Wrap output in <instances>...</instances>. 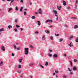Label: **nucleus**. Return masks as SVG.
<instances>
[{
    "label": "nucleus",
    "instance_id": "nucleus-18",
    "mask_svg": "<svg viewBox=\"0 0 78 78\" xmlns=\"http://www.w3.org/2000/svg\"><path fill=\"white\" fill-rule=\"evenodd\" d=\"M4 30V29L3 28H1L0 29V32H1V31H3V30Z\"/></svg>",
    "mask_w": 78,
    "mask_h": 78
},
{
    "label": "nucleus",
    "instance_id": "nucleus-21",
    "mask_svg": "<svg viewBox=\"0 0 78 78\" xmlns=\"http://www.w3.org/2000/svg\"><path fill=\"white\" fill-rule=\"evenodd\" d=\"M69 62H70V64L71 65V66H73L72 62V61H69Z\"/></svg>",
    "mask_w": 78,
    "mask_h": 78
},
{
    "label": "nucleus",
    "instance_id": "nucleus-56",
    "mask_svg": "<svg viewBox=\"0 0 78 78\" xmlns=\"http://www.w3.org/2000/svg\"><path fill=\"white\" fill-rule=\"evenodd\" d=\"M64 56H65L66 57V56H67V55L66 54H64Z\"/></svg>",
    "mask_w": 78,
    "mask_h": 78
},
{
    "label": "nucleus",
    "instance_id": "nucleus-24",
    "mask_svg": "<svg viewBox=\"0 0 78 78\" xmlns=\"http://www.w3.org/2000/svg\"><path fill=\"white\" fill-rule=\"evenodd\" d=\"M48 62H46L45 64V65L47 66H48Z\"/></svg>",
    "mask_w": 78,
    "mask_h": 78
},
{
    "label": "nucleus",
    "instance_id": "nucleus-52",
    "mask_svg": "<svg viewBox=\"0 0 78 78\" xmlns=\"http://www.w3.org/2000/svg\"><path fill=\"white\" fill-rule=\"evenodd\" d=\"M18 73H21V71L20 70H19L18 71Z\"/></svg>",
    "mask_w": 78,
    "mask_h": 78
},
{
    "label": "nucleus",
    "instance_id": "nucleus-37",
    "mask_svg": "<svg viewBox=\"0 0 78 78\" xmlns=\"http://www.w3.org/2000/svg\"><path fill=\"white\" fill-rule=\"evenodd\" d=\"M75 9H76V8H77V5H76V3L75 4Z\"/></svg>",
    "mask_w": 78,
    "mask_h": 78
},
{
    "label": "nucleus",
    "instance_id": "nucleus-53",
    "mask_svg": "<svg viewBox=\"0 0 78 78\" xmlns=\"http://www.w3.org/2000/svg\"><path fill=\"white\" fill-rule=\"evenodd\" d=\"M14 2V0H11V3H12V2Z\"/></svg>",
    "mask_w": 78,
    "mask_h": 78
},
{
    "label": "nucleus",
    "instance_id": "nucleus-40",
    "mask_svg": "<svg viewBox=\"0 0 78 78\" xmlns=\"http://www.w3.org/2000/svg\"><path fill=\"white\" fill-rule=\"evenodd\" d=\"M33 63H31L30 64V66H33Z\"/></svg>",
    "mask_w": 78,
    "mask_h": 78
},
{
    "label": "nucleus",
    "instance_id": "nucleus-51",
    "mask_svg": "<svg viewBox=\"0 0 78 78\" xmlns=\"http://www.w3.org/2000/svg\"><path fill=\"white\" fill-rule=\"evenodd\" d=\"M69 74L70 75H73V73L71 72Z\"/></svg>",
    "mask_w": 78,
    "mask_h": 78
},
{
    "label": "nucleus",
    "instance_id": "nucleus-34",
    "mask_svg": "<svg viewBox=\"0 0 78 78\" xmlns=\"http://www.w3.org/2000/svg\"><path fill=\"white\" fill-rule=\"evenodd\" d=\"M55 35L56 36H59V34H55Z\"/></svg>",
    "mask_w": 78,
    "mask_h": 78
},
{
    "label": "nucleus",
    "instance_id": "nucleus-42",
    "mask_svg": "<svg viewBox=\"0 0 78 78\" xmlns=\"http://www.w3.org/2000/svg\"><path fill=\"white\" fill-rule=\"evenodd\" d=\"M17 50H20V48L19 47H18L17 48Z\"/></svg>",
    "mask_w": 78,
    "mask_h": 78
},
{
    "label": "nucleus",
    "instance_id": "nucleus-39",
    "mask_svg": "<svg viewBox=\"0 0 78 78\" xmlns=\"http://www.w3.org/2000/svg\"><path fill=\"white\" fill-rule=\"evenodd\" d=\"M30 48H33V46L32 45H30Z\"/></svg>",
    "mask_w": 78,
    "mask_h": 78
},
{
    "label": "nucleus",
    "instance_id": "nucleus-19",
    "mask_svg": "<svg viewBox=\"0 0 78 78\" xmlns=\"http://www.w3.org/2000/svg\"><path fill=\"white\" fill-rule=\"evenodd\" d=\"M45 33H47V34H48L49 33V31H48V30H45Z\"/></svg>",
    "mask_w": 78,
    "mask_h": 78
},
{
    "label": "nucleus",
    "instance_id": "nucleus-41",
    "mask_svg": "<svg viewBox=\"0 0 78 78\" xmlns=\"http://www.w3.org/2000/svg\"><path fill=\"white\" fill-rule=\"evenodd\" d=\"M74 62H77V60L76 59H75L74 60Z\"/></svg>",
    "mask_w": 78,
    "mask_h": 78
},
{
    "label": "nucleus",
    "instance_id": "nucleus-36",
    "mask_svg": "<svg viewBox=\"0 0 78 78\" xmlns=\"http://www.w3.org/2000/svg\"><path fill=\"white\" fill-rule=\"evenodd\" d=\"M14 30L15 32H17V28H15L14 29Z\"/></svg>",
    "mask_w": 78,
    "mask_h": 78
},
{
    "label": "nucleus",
    "instance_id": "nucleus-63",
    "mask_svg": "<svg viewBox=\"0 0 78 78\" xmlns=\"http://www.w3.org/2000/svg\"><path fill=\"white\" fill-rule=\"evenodd\" d=\"M50 52H52L53 51H52V50H50Z\"/></svg>",
    "mask_w": 78,
    "mask_h": 78
},
{
    "label": "nucleus",
    "instance_id": "nucleus-58",
    "mask_svg": "<svg viewBox=\"0 0 78 78\" xmlns=\"http://www.w3.org/2000/svg\"><path fill=\"white\" fill-rule=\"evenodd\" d=\"M49 28H52L53 27V26H50L49 27Z\"/></svg>",
    "mask_w": 78,
    "mask_h": 78
},
{
    "label": "nucleus",
    "instance_id": "nucleus-46",
    "mask_svg": "<svg viewBox=\"0 0 78 78\" xmlns=\"http://www.w3.org/2000/svg\"><path fill=\"white\" fill-rule=\"evenodd\" d=\"M20 2L21 3H23V0H21Z\"/></svg>",
    "mask_w": 78,
    "mask_h": 78
},
{
    "label": "nucleus",
    "instance_id": "nucleus-14",
    "mask_svg": "<svg viewBox=\"0 0 78 78\" xmlns=\"http://www.w3.org/2000/svg\"><path fill=\"white\" fill-rule=\"evenodd\" d=\"M65 27L66 28H69V25L66 24H65Z\"/></svg>",
    "mask_w": 78,
    "mask_h": 78
},
{
    "label": "nucleus",
    "instance_id": "nucleus-61",
    "mask_svg": "<svg viewBox=\"0 0 78 78\" xmlns=\"http://www.w3.org/2000/svg\"><path fill=\"white\" fill-rule=\"evenodd\" d=\"M24 11H27V9H24Z\"/></svg>",
    "mask_w": 78,
    "mask_h": 78
},
{
    "label": "nucleus",
    "instance_id": "nucleus-30",
    "mask_svg": "<svg viewBox=\"0 0 78 78\" xmlns=\"http://www.w3.org/2000/svg\"><path fill=\"white\" fill-rule=\"evenodd\" d=\"M62 41H63V39H59V42H62Z\"/></svg>",
    "mask_w": 78,
    "mask_h": 78
},
{
    "label": "nucleus",
    "instance_id": "nucleus-57",
    "mask_svg": "<svg viewBox=\"0 0 78 78\" xmlns=\"http://www.w3.org/2000/svg\"><path fill=\"white\" fill-rule=\"evenodd\" d=\"M76 4H77L78 3V1L77 0H76Z\"/></svg>",
    "mask_w": 78,
    "mask_h": 78
},
{
    "label": "nucleus",
    "instance_id": "nucleus-26",
    "mask_svg": "<svg viewBox=\"0 0 78 78\" xmlns=\"http://www.w3.org/2000/svg\"><path fill=\"white\" fill-rule=\"evenodd\" d=\"M50 39H51V40H53V37L52 36L50 37Z\"/></svg>",
    "mask_w": 78,
    "mask_h": 78
},
{
    "label": "nucleus",
    "instance_id": "nucleus-16",
    "mask_svg": "<svg viewBox=\"0 0 78 78\" xmlns=\"http://www.w3.org/2000/svg\"><path fill=\"white\" fill-rule=\"evenodd\" d=\"M23 7H22L20 9V12H22V10H23Z\"/></svg>",
    "mask_w": 78,
    "mask_h": 78
},
{
    "label": "nucleus",
    "instance_id": "nucleus-32",
    "mask_svg": "<svg viewBox=\"0 0 78 78\" xmlns=\"http://www.w3.org/2000/svg\"><path fill=\"white\" fill-rule=\"evenodd\" d=\"M76 42H78V38L77 37L76 39V40H75Z\"/></svg>",
    "mask_w": 78,
    "mask_h": 78
},
{
    "label": "nucleus",
    "instance_id": "nucleus-29",
    "mask_svg": "<svg viewBox=\"0 0 78 78\" xmlns=\"http://www.w3.org/2000/svg\"><path fill=\"white\" fill-rule=\"evenodd\" d=\"M16 11H18V10H19V9H18V7H17V6H16Z\"/></svg>",
    "mask_w": 78,
    "mask_h": 78
},
{
    "label": "nucleus",
    "instance_id": "nucleus-55",
    "mask_svg": "<svg viewBox=\"0 0 78 78\" xmlns=\"http://www.w3.org/2000/svg\"><path fill=\"white\" fill-rule=\"evenodd\" d=\"M38 33H39V32H37V31H36V32H35V33H36V34H38Z\"/></svg>",
    "mask_w": 78,
    "mask_h": 78
},
{
    "label": "nucleus",
    "instance_id": "nucleus-20",
    "mask_svg": "<svg viewBox=\"0 0 78 78\" xmlns=\"http://www.w3.org/2000/svg\"><path fill=\"white\" fill-rule=\"evenodd\" d=\"M74 29H76V28H78V26L76 25H75V26L74 27Z\"/></svg>",
    "mask_w": 78,
    "mask_h": 78
},
{
    "label": "nucleus",
    "instance_id": "nucleus-49",
    "mask_svg": "<svg viewBox=\"0 0 78 78\" xmlns=\"http://www.w3.org/2000/svg\"><path fill=\"white\" fill-rule=\"evenodd\" d=\"M66 9H70V7H66Z\"/></svg>",
    "mask_w": 78,
    "mask_h": 78
},
{
    "label": "nucleus",
    "instance_id": "nucleus-28",
    "mask_svg": "<svg viewBox=\"0 0 78 78\" xmlns=\"http://www.w3.org/2000/svg\"><path fill=\"white\" fill-rule=\"evenodd\" d=\"M17 20H18V19H15V23H17Z\"/></svg>",
    "mask_w": 78,
    "mask_h": 78
},
{
    "label": "nucleus",
    "instance_id": "nucleus-59",
    "mask_svg": "<svg viewBox=\"0 0 78 78\" xmlns=\"http://www.w3.org/2000/svg\"><path fill=\"white\" fill-rule=\"evenodd\" d=\"M7 2H11V0H7Z\"/></svg>",
    "mask_w": 78,
    "mask_h": 78
},
{
    "label": "nucleus",
    "instance_id": "nucleus-50",
    "mask_svg": "<svg viewBox=\"0 0 78 78\" xmlns=\"http://www.w3.org/2000/svg\"><path fill=\"white\" fill-rule=\"evenodd\" d=\"M48 55L50 57H51V56H52V55H51V54H49Z\"/></svg>",
    "mask_w": 78,
    "mask_h": 78
},
{
    "label": "nucleus",
    "instance_id": "nucleus-54",
    "mask_svg": "<svg viewBox=\"0 0 78 78\" xmlns=\"http://www.w3.org/2000/svg\"><path fill=\"white\" fill-rule=\"evenodd\" d=\"M21 31H23V28H21Z\"/></svg>",
    "mask_w": 78,
    "mask_h": 78
},
{
    "label": "nucleus",
    "instance_id": "nucleus-11",
    "mask_svg": "<svg viewBox=\"0 0 78 78\" xmlns=\"http://www.w3.org/2000/svg\"><path fill=\"white\" fill-rule=\"evenodd\" d=\"M13 46L14 49H17V47H16V44H13Z\"/></svg>",
    "mask_w": 78,
    "mask_h": 78
},
{
    "label": "nucleus",
    "instance_id": "nucleus-8",
    "mask_svg": "<svg viewBox=\"0 0 78 78\" xmlns=\"http://www.w3.org/2000/svg\"><path fill=\"white\" fill-rule=\"evenodd\" d=\"M53 57L55 58H58V55L56 54H54L53 55Z\"/></svg>",
    "mask_w": 78,
    "mask_h": 78
},
{
    "label": "nucleus",
    "instance_id": "nucleus-45",
    "mask_svg": "<svg viewBox=\"0 0 78 78\" xmlns=\"http://www.w3.org/2000/svg\"><path fill=\"white\" fill-rule=\"evenodd\" d=\"M27 15V12H24V15Z\"/></svg>",
    "mask_w": 78,
    "mask_h": 78
},
{
    "label": "nucleus",
    "instance_id": "nucleus-62",
    "mask_svg": "<svg viewBox=\"0 0 78 78\" xmlns=\"http://www.w3.org/2000/svg\"><path fill=\"white\" fill-rule=\"evenodd\" d=\"M30 78H33V76H31L30 77Z\"/></svg>",
    "mask_w": 78,
    "mask_h": 78
},
{
    "label": "nucleus",
    "instance_id": "nucleus-64",
    "mask_svg": "<svg viewBox=\"0 0 78 78\" xmlns=\"http://www.w3.org/2000/svg\"><path fill=\"white\" fill-rule=\"evenodd\" d=\"M16 45H18V44H19V43H16Z\"/></svg>",
    "mask_w": 78,
    "mask_h": 78
},
{
    "label": "nucleus",
    "instance_id": "nucleus-48",
    "mask_svg": "<svg viewBox=\"0 0 78 78\" xmlns=\"http://www.w3.org/2000/svg\"><path fill=\"white\" fill-rule=\"evenodd\" d=\"M22 59H20V63H21V62H22Z\"/></svg>",
    "mask_w": 78,
    "mask_h": 78
},
{
    "label": "nucleus",
    "instance_id": "nucleus-27",
    "mask_svg": "<svg viewBox=\"0 0 78 78\" xmlns=\"http://www.w3.org/2000/svg\"><path fill=\"white\" fill-rule=\"evenodd\" d=\"M31 18L32 19H36V17L34 16H32L31 17Z\"/></svg>",
    "mask_w": 78,
    "mask_h": 78
},
{
    "label": "nucleus",
    "instance_id": "nucleus-44",
    "mask_svg": "<svg viewBox=\"0 0 78 78\" xmlns=\"http://www.w3.org/2000/svg\"><path fill=\"white\" fill-rule=\"evenodd\" d=\"M16 27L17 28H19V27H20V26H19L17 25H16Z\"/></svg>",
    "mask_w": 78,
    "mask_h": 78
},
{
    "label": "nucleus",
    "instance_id": "nucleus-33",
    "mask_svg": "<svg viewBox=\"0 0 78 78\" xmlns=\"http://www.w3.org/2000/svg\"><path fill=\"white\" fill-rule=\"evenodd\" d=\"M57 9L59 11H60V10H61V9L58 6H57Z\"/></svg>",
    "mask_w": 78,
    "mask_h": 78
},
{
    "label": "nucleus",
    "instance_id": "nucleus-23",
    "mask_svg": "<svg viewBox=\"0 0 78 78\" xmlns=\"http://www.w3.org/2000/svg\"><path fill=\"white\" fill-rule=\"evenodd\" d=\"M12 9V8H9V12L11 11Z\"/></svg>",
    "mask_w": 78,
    "mask_h": 78
},
{
    "label": "nucleus",
    "instance_id": "nucleus-1",
    "mask_svg": "<svg viewBox=\"0 0 78 78\" xmlns=\"http://www.w3.org/2000/svg\"><path fill=\"white\" fill-rule=\"evenodd\" d=\"M28 49L29 48H24V52H25L24 54L25 55H28V53H29V52L28 51Z\"/></svg>",
    "mask_w": 78,
    "mask_h": 78
},
{
    "label": "nucleus",
    "instance_id": "nucleus-10",
    "mask_svg": "<svg viewBox=\"0 0 78 78\" xmlns=\"http://www.w3.org/2000/svg\"><path fill=\"white\" fill-rule=\"evenodd\" d=\"M73 70H76L77 68L76 67L74 66L73 68Z\"/></svg>",
    "mask_w": 78,
    "mask_h": 78
},
{
    "label": "nucleus",
    "instance_id": "nucleus-31",
    "mask_svg": "<svg viewBox=\"0 0 78 78\" xmlns=\"http://www.w3.org/2000/svg\"><path fill=\"white\" fill-rule=\"evenodd\" d=\"M39 66H40V67H41V68H42V69H44V66H42V65H39Z\"/></svg>",
    "mask_w": 78,
    "mask_h": 78
},
{
    "label": "nucleus",
    "instance_id": "nucleus-12",
    "mask_svg": "<svg viewBox=\"0 0 78 78\" xmlns=\"http://www.w3.org/2000/svg\"><path fill=\"white\" fill-rule=\"evenodd\" d=\"M12 28V26L11 25H9L8 26V28L9 29H11V28Z\"/></svg>",
    "mask_w": 78,
    "mask_h": 78
},
{
    "label": "nucleus",
    "instance_id": "nucleus-25",
    "mask_svg": "<svg viewBox=\"0 0 78 78\" xmlns=\"http://www.w3.org/2000/svg\"><path fill=\"white\" fill-rule=\"evenodd\" d=\"M56 17H57L56 18V20L57 21L58 20V18H59V17H58V15H57V16H56Z\"/></svg>",
    "mask_w": 78,
    "mask_h": 78
},
{
    "label": "nucleus",
    "instance_id": "nucleus-6",
    "mask_svg": "<svg viewBox=\"0 0 78 78\" xmlns=\"http://www.w3.org/2000/svg\"><path fill=\"white\" fill-rule=\"evenodd\" d=\"M42 39L43 41H45V35H42Z\"/></svg>",
    "mask_w": 78,
    "mask_h": 78
},
{
    "label": "nucleus",
    "instance_id": "nucleus-9",
    "mask_svg": "<svg viewBox=\"0 0 78 78\" xmlns=\"http://www.w3.org/2000/svg\"><path fill=\"white\" fill-rule=\"evenodd\" d=\"M1 49L3 50V51H5V48H4V46H1Z\"/></svg>",
    "mask_w": 78,
    "mask_h": 78
},
{
    "label": "nucleus",
    "instance_id": "nucleus-47",
    "mask_svg": "<svg viewBox=\"0 0 78 78\" xmlns=\"http://www.w3.org/2000/svg\"><path fill=\"white\" fill-rule=\"evenodd\" d=\"M12 56H14V54L13 53H12Z\"/></svg>",
    "mask_w": 78,
    "mask_h": 78
},
{
    "label": "nucleus",
    "instance_id": "nucleus-13",
    "mask_svg": "<svg viewBox=\"0 0 78 78\" xmlns=\"http://www.w3.org/2000/svg\"><path fill=\"white\" fill-rule=\"evenodd\" d=\"M62 77L63 78H67V76H66V75L65 74L63 75L62 76Z\"/></svg>",
    "mask_w": 78,
    "mask_h": 78
},
{
    "label": "nucleus",
    "instance_id": "nucleus-15",
    "mask_svg": "<svg viewBox=\"0 0 78 78\" xmlns=\"http://www.w3.org/2000/svg\"><path fill=\"white\" fill-rule=\"evenodd\" d=\"M37 22L38 23L39 26H40L41 25V22L39 21H37Z\"/></svg>",
    "mask_w": 78,
    "mask_h": 78
},
{
    "label": "nucleus",
    "instance_id": "nucleus-4",
    "mask_svg": "<svg viewBox=\"0 0 78 78\" xmlns=\"http://www.w3.org/2000/svg\"><path fill=\"white\" fill-rule=\"evenodd\" d=\"M53 12L55 13V16H58V15H57V14H58V12H57V11L56 10H55V9H54L53 10Z\"/></svg>",
    "mask_w": 78,
    "mask_h": 78
},
{
    "label": "nucleus",
    "instance_id": "nucleus-35",
    "mask_svg": "<svg viewBox=\"0 0 78 78\" xmlns=\"http://www.w3.org/2000/svg\"><path fill=\"white\" fill-rule=\"evenodd\" d=\"M21 68V65H19L18 66V68L20 69Z\"/></svg>",
    "mask_w": 78,
    "mask_h": 78
},
{
    "label": "nucleus",
    "instance_id": "nucleus-7",
    "mask_svg": "<svg viewBox=\"0 0 78 78\" xmlns=\"http://www.w3.org/2000/svg\"><path fill=\"white\" fill-rule=\"evenodd\" d=\"M62 2L63 5H64V6H66V1L63 0Z\"/></svg>",
    "mask_w": 78,
    "mask_h": 78
},
{
    "label": "nucleus",
    "instance_id": "nucleus-3",
    "mask_svg": "<svg viewBox=\"0 0 78 78\" xmlns=\"http://www.w3.org/2000/svg\"><path fill=\"white\" fill-rule=\"evenodd\" d=\"M46 23H48V22H49V23H52L53 22V20H47L45 21Z\"/></svg>",
    "mask_w": 78,
    "mask_h": 78
},
{
    "label": "nucleus",
    "instance_id": "nucleus-38",
    "mask_svg": "<svg viewBox=\"0 0 78 78\" xmlns=\"http://www.w3.org/2000/svg\"><path fill=\"white\" fill-rule=\"evenodd\" d=\"M55 72L56 73H59V72L58 71L55 70Z\"/></svg>",
    "mask_w": 78,
    "mask_h": 78
},
{
    "label": "nucleus",
    "instance_id": "nucleus-5",
    "mask_svg": "<svg viewBox=\"0 0 78 78\" xmlns=\"http://www.w3.org/2000/svg\"><path fill=\"white\" fill-rule=\"evenodd\" d=\"M68 46L70 47H73V44H72V43H70L68 44Z\"/></svg>",
    "mask_w": 78,
    "mask_h": 78
},
{
    "label": "nucleus",
    "instance_id": "nucleus-2",
    "mask_svg": "<svg viewBox=\"0 0 78 78\" xmlns=\"http://www.w3.org/2000/svg\"><path fill=\"white\" fill-rule=\"evenodd\" d=\"M37 11L39 14H42V9H41V8H40Z\"/></svg>",
    "mask_w": 78,
    "mask_h": 78
},
{
    "label": "nucleus",
    "instance_id": "nucleus-43",
    "mask_svg": "<svg viewBox=\"0 0 78 78\" xmlns=\"http://www.w3.org/2000/svg\"><path fill=\"white\" fill-rule=\"evenodd\" d=\"M68 70H69V72H71V71H72V70L70 69V68H68Z\"/></svg>",
    "mask_w": 78,
    "mask_h": 78
},
{
    "label": "nucleus",
    "instance_id": "nucleus-17",
    "mask_svg": "<svg viewBox=\"0 0 78 78\" xmlns=\"http://www.w3.org/2000/svg\"><path fill=\"white\" fill-rule=\"evenodd\" d=\"M73 36L71 35L70 36V38H69V40H71L72 39V38H73Z\"/></svg>",
    "mask_w": 78,
    "mask_h": 78
},
{
    "label": "nucleus",
    "instance_id": "nucleus-22",
    "mask_svg": "<svg viewBox=\"0 0 78 78\" xmlns=\"http://www.w3.org/2000/svg\"><path fill=\"white\" fill-rule=\"evenodd\" d=\"M3 66V62H1L0 63V66Z\"/></svg>",
    "mask_w": 78,
    "mask_h": 78
},
{
    "label": "nucleus",
    "instance_id": "nucleus-60",
    "mask_svg": "<svg viewBox=\"0 0 78 78\" xmlns=\"http://www.w3.org/2000/svg\"><path fill=\"white\" fill-rule=\"evenodd\" d=\"M71 19H73L74 18V17H71Z\"/></svg>",
    "mask_w": 78,
    "mask_h": 78
}]
</instances>
